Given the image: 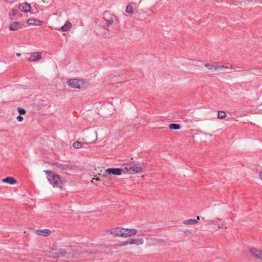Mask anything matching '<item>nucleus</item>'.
Wrapping results in <instances>:
<instances>
[{
	"label": "nucleus",
	"mask_w": 262,
	"mask_h": 262,
	"mask_svg": "<svg viewBox=\"0 0 262 262\" xmlns=\"http://www.w3.org/2000/svg\"><path fill=\"white\" fill-rule=\"evenodd\" d=\"M71 27H72L71 23L70 21H67L66 22V23L65 24V25L61 27V29L62 31L66 32V31H67L69 30H70V29Z\"/></svg>",
	"instance_id": "nucleus-19"
},
{
	"label": "nucleus",
	"mask_w": 262,
	"mask_h": 262,
	"mask_svg": "<svg viewBox=\"0 0 262 262\" xmlns=\"http://www.w3.org/2000/svg\"><path fill=\"white\" fill-rule=\"evenodd\" d=\"M17 13H18V11L16 10L13 9L11 10V11L9 14V16H10L11 20L13 19V17H15V16H16V15L17 14Z\"/></svg>",
	"instance_id": "nucleus-24"
},
{
	"label": "nucleus",
	"mask_w": 262,
	"mask_h": 262,
	"mask_svg": "<svg viewBox=\"0 0 262 262\" xmlns=\"http://www.w3.org/2000/svg\"><path fill=\"white\" fill-rule=\"evenodd\" d=\"M69 86L78 89H84L85 88L84 82L82 80L77 79H70L68 81Z\"/></svg>",
	"instance_id": "nucleus-4"
},
{
	"label": "nucleus",
	"mask_w": 262,
	"mask_h": 262,
	"mask_svg": "<svg viewBox=\"0 0 262 262\" xmlns=\"http://www.w3.org/2000/svg\"><path fill=\"white\" fill-rule=\"evenodd\" d=\"M258 174L259 179L262 180V171H259Z\"/></svg>",
	"instance_id": "nucleus-29"
},
{
	"label": "nucleus",
	"mask_w": 262,
	"mask_h": 262,
	"mask_svg": "<svg viewBox=\"0 0 262 262\" xmlns=\"http://www.w3.org/2000/svg\"><path fill=\"white\" fill-rule=\"evenodd\" d=\"M216 224V222H215L213 220H211V221H210L208 223V224Z\"/></svg>",
	"instance_id": "nucleus-30"
},
{
	"label": "nucleus",
	"mask_w": 262,
	"mask_h": 262,
	"mask_svg": "<svg viewBox=\"0 0 262 262\" xmlns=\"http://www.w3.org/2000/svg\"><path fill=\"white\" fill-rule=\"evenodd\" d=\"M21 55V54L20 53H16V56H20Z\"/></svg>",
	"instance_id": "nucleus-34"
},
{
	"label": "nucleus",
	"mask_w": 262,
	"mask_h": 262,
	"mask_svg": "<svg viewBox=\"0 0 262 262\" xmlns=\"http://www.w3.org/2000/svg\"><path fill=\"white\" fill-rule=\"evenodd\" d=\"M17 110L20 115L25 114L26 113V110L24 108H21V107H18Z\"/></svg>",
	"instance_id": "nucleus-26"
},
{
	"label": "nucleus",
	"mask_w": 262,
	"mask_h": 262,
	"mask_svg": "<svg viewBox=\"0 0 262 262\" xmlns=\"http://www.w3.org/2000/svg\"><path fill=\"white\" fill-rule=\"evenodd\" d=\"M124 173V168L122 167V168H108L106 170V173L108 174H113L115 175L119 176L121 175L122 172Z\"/></svg>",
	"instance_id": "nucleus-9"
},
{
	"label": "nucleus",
	"mask_w": 262,
	"mask_h": 262,
	"mask_svg": "<svg viewBox=\"0 0 262 262\" xmlns=\"http://www.w3.org/2000/svg\"><path fill=\"white\" fill-rule=\"evenodd\" d=\"M123 237H129L135 235L137 230L135 229H128L123 228Z\"/></svg>",
	"instance_id": "nucleus-10"
},
{
	"label": "nucleus",
	"mask_w": 262,
	"mask_h": 262,
	"mask_svg": "<svg viewBox=\"0 0 262 262\" xmlns=\"http://www.w3.org/2000/svg\"><path fill=\"white\" fill-rule=\"evenodd\" d=\"M94 134H95V135L97 137V132H96V131H95V132H94Z\"/></svg>",
	"instance_id": "nucleus-35"
},
{
	"label": "nucleus",
	"mask_w": 262,
	"mask_h": 262,
	"mask_svg": "<svg viewBox=\"0 0 262 262\" xmlns=\"http://www.w3.org/2000/svg\"><path fill=\"white\" fill-rule=\"evenodd\" d=\"M49 253L51 257L55 258L66 257L65 249H53L49 251Z\"/></svg>",
	"instance_id": "nucleus-5"
},
{
	"label": "nucleus",
	"mask_w": 262,
	"mask_h": 262,
	"mask_svg": "<svg viewBox=\"0 0 262 262\" xmlns=\"http://www.w3.org/2000/svg\"><path fill=\"white\" fill-rule=\"evenodd\" d=\"M66 252V257L70 258L77 256L80 252L81 249L80 247L67 246L65 248Z\"/></svg>",
	"instance_id": "nucleus-3"
},
{
	"label": "nucleus",
	"mask_w": 262,
	"mask_h": 262,
	"mask_svg": "<svg viewBox=\"0 0 262 262\" xmlns=\"http://www.w3.org/2000/svg\"><path fill=\"white\" fill-rule=\"evenodd\" d=\"M31 9V5L27 3H23L19 5V9L26 13L30 12Z\"/></svg>",
	"instance_id": "nucleus-13"
},
{
	"label": "nucleus",
	"mask_w": 262,
	"mask_h": 262,
	"mask_svg": "<svg viewBox=\"0 0 262 262\" xmlns=\"http://www.w3.org/2000/svg\"><path fill=\"white\" fill-rule=\"evenodd\" d=\"M43 1V2H45L46 0H42Z\"/></svg>",
	"instance_id": "nucleus-37"
},
{
	"label": "nucleus",
	"mask_w": 262,
	"mask_h": 262,
	"mask_svg": "<svg viewBox=\"0 0 262 262\" xmlns=\"http://www.w3.org/2000/svg\"><path fill=\"white\" fill-rule=\"evenodd\" d=\"M130 241L131 245H140L144 243V240L142 238H130Z\"/></svg>",
	"instance_id": "nucleus-16"
},
{
	"label": "nucleus",
	"mask_w": 262,
	"mask_h": 262,
	"mask_svg": "<svg viewBox=\"0 0 262 262\" xmlns=\"http://www.w3.org/2000/svg\"><path fill=\"white\" fill-rule=\"evenodd\" d=\"M27 59L30 62L36 61L42 58V52H35L27 53L26 55Z\"/></svg>",
	"instance_id": "nucleus-6"
},
{
	"label": "nucleus",
	"mask_w": 262,
	"mask_h": 262,
	"mask_svg": "<svg viewBox=\"0 0 262 262\" xmlns=\"http://www.w3.org/2000/svg\"><path fill=\"white\" fill-rule=\"evenodd\" d=\"M89 252L90 253H96V252H97V250H94V251H89Z\"/></svg>",
	"instance_id": "nucleus-33"
},
{
	"label": "nucleus",
	"mask_w": 262,
	"mask_h": 262,
	"mask_svg": "<svg viewBox=\"0 0 262 262\" xmlns=\"http://www.w3.org/2000/svg\"><path fill=\"white\" fill-rule=\"evenodd\" d=\"M73 146L76 149H79L82 147V144L80 142L76 141L73 143Z\"/></svg>",
	"instance_id": "nucleus-22"
},
{
	"label": "nucleus",
	"mask_w": 262,
	"mask_h": 262,
	"mask_svg": "<svg viewBox=\"0 0 262 262\" xmlns=\"http://www.w3.org/2000/svg\"><path fill=\"white\" fill-rule=\"evenodd\" d=\"M205 67L210 70H223L230 68L229 67L224 65L218 66L216 63H206Z\"/></svg>",
	"instance_id": "nucleus-7"
},
{
	"label": "nucleus",
	"mask_w": 262,
	"mask_h": 262,
	"mask_svg": "<svg viewBox=\"0 0 262 262\" xmlns=\"http://www.w3.org/2000/svg\"><path fill=\"white\" fill-rule=\"evenodd\" d=\"M227 115L224 111H219L217 114V118L219 119H223L226 117Z\"/></svg>",
	"instance_id": "nucleus-21"
},
{
	"label": "nucleus",
	"mask_w": 262,
	"mask_h": 262,
	"mask_svg": "<svg viewBox=\"0 0 262 262\" xmlns=\"http://www.w3.org/2000/svg\"><path fill=\"white\" fill-rule=\"evenodd\" d=\"M23 25L20 22L13 21L9 25V29L11 31H16L23 28Z\"/></svg>",
	"instance_id": "nucleus-11"
},
{
	"label": "nucleus",
	"mask_w": 262,
	"mask_h": 262,
	"mask_svg": "<svg viewBox=\"0 0 262 262\" xmlns=\"http://www.w3.org/2000/svg\"><path fill=\"white\" fill-rule=\"evenodd\" d=\"M169 128L170 129L178 130L180 129L181 125L178 124H170L169 125Z\"/></svg>",
	"instance_id": "nucleus-20"
},
{
	"label": "nucleus",
	"mask_w": 262,
	"mask_h": 262,
	"mask_svg": "<svg viewBox=\"0 0 262 262\" xmlns=\"http://www.w3.org/2000/svg\"><path fill=\"white\" fill-rule=\"evenodd\" d=\"M29 25L40 26L43 22L37 19H29L27 20Z\"/></svg>",
	"instance_id": "nucleus-15"
},
{
	"label": "nucleus",
	"mask_w": 262,
	"mask_h": 262,
	"mask_svg": "<svg viewBox=\"0 0 262 262\" xmlns=\"http://www.w3.org/2000/svg\"><path fill=\"white\" fill-rule=\"evenodd\" d=\"M16 119H17V120L19 122H22L24 120L23 117H21L20 115H19L18 116H17Z\"/></svg>",
	"instance_id": "nucleus-28"
},
{
	"label": "nucleus",
	"mask_w": 262,
	"mask_h": 262,
	"mask_svg": "<svg viewBox=\"0 0 262 262\" xmlns=\"http://www.w3.org/2000/svg\"><path fill=\"white\" fill-rule=\"evenodd\" d=\"M43 1V2H45L46 0H42Z\"/></svg>",
	"instance_id": "nucleus-36"
},
{
	"label": "nucleus",
	"mask_w": 262,
	"mask_h": 262,
	"mask_svg": "<svg viewBox=\"0 0 262 262\" xmlns=\"http://www.w3.org/2000/svg\"><path fill=\"white\" fill-rule=\"evenodd\" d=\"M126 12L129 14H132L133 13V7L130 5L127 6L126 8Z\"/></svg>",
	"instance_id": "nucleus-25"
},
{
	"label": "nucleus",
	"mask_w": 262,
	"mask_h": 262,
	"mask_svg": "<svg viewBox=\"0 0 262 262\" xmlns=\"http://www.w3.org/2000/svg\"><path fill=\"white\" fill-rule=\"evenodd\" d=\"M36 234L43 236H48L51 234V231L47 229H38L36 230Z\"/></svg>",
	"instance_id": "nucleus-14"
},
{
	"label": "nucleus",
	"mask_w": 262,
	"mask_h": 262,
	"mask_svg": "<svg viewBox=\"0 0 262 262\" xmlns=\"http://www.w3.org/2000/svg\"><path fill=\"white\" fill-rule=\"evenodd\" d=\"M124 173L129 174L139 173L144 171L145 167L139 163L129 162L122 165Z\"/></svg>",
	"instance_id": "nucleus-1"
},
{
	"label": "nucleus",
	"mask_w": 262,
	"mask_h": 262,
	"mask_svg": "<svg viewBox=\"0 0 262 262\" xmlns=\"http://www.w3.org/2000/svg\"><path fill=\"white\" fill-rule=\"evenodd\" d=\"M128 245H131L130 239H129L128 240H127L126 241L122 242L120 244H119L117 246L118 247H121L125 246H127Z\"/></svg>",
	"instance_id": "nucleus-23"
},
{
	"label": "nucleus",
	"mask_w": 262,
	"mask_h": 262,
	"mask_svg": "<svg viewBox=\"0 0 262 262\" xmlns=\"http://www.w3.org/2000/svg\"><path fill=\"white\" fill-rule=\"evenodd\" d=\"M3 182L8 183L10 184H14L17 182L16 180L15 179L11 177H8L5 179H3Z\"/></svg>",
	"instance_id": "nucleus-18"
},
{
	"label": "nucleus",
	"mask_w": 262,
	"mask_h": 262,
	"mask_svg": "<svg viewBox=\"0 0 262 262\" xmlns=\"http://www.w3.org/2000/svg\"><path fill=\"white\" fill-rule=\"evenodd\" d=\"M106 22L107 26H111L113 23V19L112 18H110L108 19H106Z\"/></svg>",
	"instance_id": "nucleus-27"
},
{
	"label": "nucleus",
	"mask_w": 262,
	"mask_h": 262,
	"mask_svg": "<svg viewBox=\"0 0 262 262\" xmlns=\"http://www.w3.org/2000/svg\"><path fill=\"white\" fill-rule=\"evenodd\" d=\"M99 178H93V180H92V182L93 183H95V181H99Z\"/></svg>",
	"instance_id": "nucleus-31"
},
{
	"label": "nucleus",
	"mask_w": 262,
	"mask_h": 262,
	"mask_svg": "<svg viewBox=\"0 0 262 262\" xmlns=\"http://www.w3.org/2000/svg\"><path fill=\"white\" fill-rule=\"evenodd\" d=\"M44 172L47 174L48 180L54 187L62 189L63 181L58 174L49 170H45Z\"/></svg>",
	"instance_id": "nucleus-2"
},
{
	"label": "nucleus",
	"mask_w": 262,
	"mask_h": 262,
	"mask_svg": "<svg viewBox=\"0 0 262 262\" xmlns=\"http://www.w3.org/2000/svg\"><path fill=\"white\" fill-rule=\"evenodd\" d=\"M123 228L122 227H116L114 228H112L110 230V232L111 234H113L116 236H120L123 237Z\"/></svg>",
	"instance_id": "nucleus-8"
},
{
	"label": "nucleus",
	"mask_w": 262,
	"mask_h": 262,
	"mask_svg": "<svg viewBox=\"0 0 262 262\" xmlns=\"http://www.w3.org/2000/svg\"><path fill=\"white\" fill-rule=\"evenodd\" d=\"M184 232L185 233H191L193 232V230H186V231H184Z\"/></svg>",
	"instance_id": "nucleus-32"
},
{
	"label": "nucleus",
	"mask_w": 262,
	"mask_h": 262,
	"mask_svg": "<svg viewBox=\"0 0 262 262\" xmlns=\"http://www.w3.org/2000/svg\"><path fill=\"white\" fill-rule=\"evenodd\" d=\"M200 220V216H197L196 219H189L185 220L183 222V224L185 225L194 224L198 222V220Z\"/></svg>",
	"instance_id": "nucleus-17"
},
{
	"label": "nucleus",
	"mask_w": 262,
	"mask_h": 262,
	"mask_svg": "<svg viewBox=\"0 0 262 262\" xmlns=\"http://www.w3.org/2000/svg\"><path fill=\"white\" fill-rule=\"evenodd\" d=\"M251 253L255 258L262 260V250L252 248L251 249Z\"/></svg>",
	"instance_id": "nucleus-12"
}]
</instances>
